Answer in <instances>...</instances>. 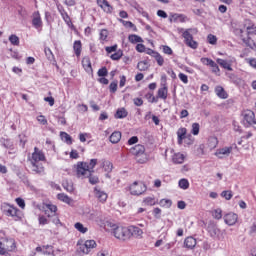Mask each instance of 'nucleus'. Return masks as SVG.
Listing matches in <instances>:
<instances>
[{"label": "nucleus", "instance_id": "nucleus-1", "mask_svg": "<svg viewBox=\"0 0 256 256\" xmlns=\"http://www.w3.org/2000/svg\"><path fill=\"white\" fill-rule=\"evenodd\" d=\"M106 227H110L112 229V233L116 239L120 241H127L129 239V228L123 226H117L113 222H106Z\"/></svg>", "mask_w": 256, "mask_h": 256}, {"label": "nucleus", "instance_id": "nucleus-2", "mask_svg": "<svg viewBox=\"0 0 256 256\" xmlns=\"http://www.w3.org/2000/svg\"><path fill=\"white\" fill-rule=\"evenodd\" d=\"M17 245L13 238H2L0 241V255H9L11 251H15Z\"/></svg>", "mask_w": 256, "mask_h": 256}, {"label": "nucleus", "instance_id": "nucleus-3", "mask_svg": "<svg viewBox=\"0 0 256 256\" xmlns=\"http://www.w3.org/2000/svg\"><path fill=\"white\" fill-rule=\"evenodd\" d=\"M2 213H5L7 217H13L15 221L21 219V210L15 206L9 205L8 203H3L1 205Z\"/></svg>", "mask_w": 256, "mask_h": 256}, {"label": "nucleus", "instance_id": "nucleus-4", "mask_svg": "<svg viewBox=\"0 0 256 256\" xmlns=\"http://www.w3.org/2000/svg\"><path fill=\"white\" fill-rule=\"evenodd\" d=\"M78 245V253H83V255H89V253H91L92 249H95V247H97V242H95V240H79L77 242Z\"/></svg>", "mask_w": 256, "mask_h": 256}, {"label": "nucleus", "instance_id": "nucleus-5", "mask_svg": "<svg viewBox=\"0 0 256 256\" xmlns=\"http://www.w3.org/2000/svg\"><path fill=\"white\" fill-rule=\"evenodd\" d=\"M179 33H182V37L184 39L185 45L187 47H190L191 49H197L199 47V44L197 41L193 40V34L191 33V29H183V28H178Z\"/></svg>", "mask_w": 256, "mask_h": 256}, {"label": "nucleus", "instance_id": "nucleus-6", "mask_svg": "<svg viewBox=\"0 0 256 256\" xmlns=\"http://www.w3.org/2000/svg\"><path fill=\"white\" fill-rule=\"evenodd\" d=\"M242 125L256 129L255 112L252 110H244L242 112Z\"/></svg>", "mask_w": 256, "mask_h": 256}, {"label": "nucleus", "instance_id": "nucleus-7", "mask_svg": "<svg viewBox=\"0 0 256 256\" xmlns=\"http://www.w3.org/2000/svg\"><path fill=\"white\" fill-rule=\"evenodd\" d=\"M147 191V186L143 182H134L130 186V193L131 195H143Z\"/></svg>", "mask_w": 256, "mask_h": 256}, {"label": "nucleus", "instance_id": "nucleus-8", "mask_svg": "<svg viewBox=\"0 0 256 256\" xmlns=\"http://www.w3.org/2000/svg\"><path fill=\"white\" fill-rule=\"evenodd\" d=\"M77 177H87L91 175V170H89V163L87 162H78L77 167Z\"/></svg>", "mask_w": 256, "mask_h": 256}, {"label": "nucleus", "instance_id": "nucleus-9", "mask_svg": "<svg viewBox=\"0 0 256 256\" xmlns=\"http://www.w3.org/2000/svg\"><path fill=\"white\" fill-rule=\"evenodd\" d=\"M130 153L135 157H145V146L138 144L130 148Z\"/></svg>", "mask_w": 256, "mask_h": 256}, {"label": "nucleus", "instance_id": "nucleus-10", "mask_svg": "<svg viewBox=\"0 0 256 256\" xmlns=\"http://www.w3.org/2000/svg\"><path fill=\"white\" fill-rule=\"evenodd\" d=\"M232 151L233 147L231 146L220 148L215 152V156L218 157V159H223V157H229Z\"/></svg>", "mask_w": 256, "mask_h": 256}, {"label": "nucleus", "instance_id": "nucleus-11", "mask_svg": "<svg viewBox=\"0 0 256 256\" xmlns=\"http://www.w3.org/2000/svg\"><path fill=\"white\" fill-rule=\"evenodd\" d=\"M39 161H45V154L43 152L39 151V148H34V153L32 154V159L30 160V163H39Z\"/></svg>", "mask_w": 256, "mask_h": 256}, {"label": "nucleus", "instance_id": "nucleus-12", "mask_svg": "<svg viewBox=\"0 0 256 256\" xmlns=\"http://www.w3.org/2000/svg\"><path fill=\"white\" fill-rule=\"evenodd\" d=\"M94 195L96 197V199H98V201H100V203H105V201H107V198L109 197L105 191L101 190V188L99 187H95L94 188Z\"/></svg>", "mask_w": 256, "mask_h": 256}, {"label": "nucleus", "instance_id": "nucleus-13", "mask_svg": "<svg viewBox=\"0 0 256 256\" xmlns=\"http://www.w3.org/2000/svg\"><path fill=\"white\" fill-rule=\"evenodd\" d=\"M207 231L211 237H217L219 235V228L217 227V223L214 221H209L207 225Z\"/></svg>", "mask_w": 256, "mask_h": 256}, {"label": "nucleus", "instance_id": "nucleus-14", "mask_svg": "<svg viewBox=\"0 0 256 256\" xmlns=\"http://www.w3.org/2000/svg\"><path fill=\"white\" fill-rule=\"evenodd\" d=\"M32 25L35 29H41L43 27V21L41 20L39 11L33 13Z\"/></svg>", "mask_w": 256, "mask_h": 256}, {"label": "nucleus", "instance_id": "nucleus-15", "mask_svg": "<svg viewBox=\"0 0 256 256\" xmlns=\"http://www.w3.org/2000/svg\"><path fill=\"white\" fill-rule=\"evenodd\" d=\"M43 209H45L47 217H55V213H57V206L53 204H43Z\"/></svg>", "mask_w": 256, "mask_h": 256}, {"label": "nucleus", "instance_id": "nucleus-16", "mask_svg": "<svg viewBox=\"0 0 256 256\" xmlns=\"http://www.w3.org/2000/svg\"><path fill=\"white\" fill-rule=\"evenodd\" d=\"M238 216L237 214L230 212L224 216V221L226 225H235L237 223Z\"/></svg>", "mask_w": 256, "mask_h": 256}, {"label": "nucleus", "instance_id": "nucleus-17", "mask_svg": "<svg viewBox=\"0 0 256 256\" xmlns=\"http://www.w3.org/2000/svg\"><path fill=\"white\" fill-rule=\"evenodd\" d=\"M32 166V172L35 175H42V173L45 172V167H43V164H39L38 162H31Z\"/></svg>", "mask_w": 256, "mask_h": 256}, {"label": "nucleus", "instance_id": "nucleus-18", "mask_svg": "<svg viewBox=\"0 0 256 256\" xmlns=\"http://www.w3.org/2000/svg\"><path fill=\"white\" fill-rule=\"evenodd\" d=\"M58 11H59L63 21L66 24L71 25V17H69V14L67 13V11H65V8H63V6H58Z\"/></svg>", "mask_w": 256, "mask_h": 256}, {"label": "nucleus", "instance_id": "nucleus-19", "mask_svg": "<svg viewBox=\"0 0 256 256\" xmlns=\"http://www.w3.org/2000/svg\"><path fill=\"white\" fill-rule=\"evenodd\" d=\"M197 245V240L193 237H187L184 240V247L186 249H195V246Z\"/></svg>", "mask_w": 256, "mask_h": 256}, {"label": "nucleus", "instance_id": "nucleus-20", "mask_svg": "<svg viewBox=\"0 0 256 256\" xmlns=\"http://www.w3.org/2000/svg\"><path fill=\"white\" fill-rule=\"evenodd\" d=\"M128 231H129V239H131V237H133V235H136L137 237L143 235V230H141V228H139L137 226L128 227Z\"/></svg>", "mask_w": 256, "mask_h": 256}, {"label": "nucleus", "instance_id": "nucleus-21", "mask_svg": "<svg viewBox=\"0 0 256 256\" xmlns=\"http://www.w3.org/2000/svg\"><path fill=\"white\" fill-rule=\"evenodd\" d=\"M215 93L220 99H227L229 97V94H227V91H225V88H223V86H216Z\"/></svg>", "mask_w": 256, "mask_h": 256}, {"label": "nucleus", "instance_id": "nucleus-22", "mask_svg": "<svg viewBox=\"0 0 256 256\" xmlns=\"http://www.w3.org/2000/svg\"><path fill=\"white\" fill-rule=\"evenodd\" d=\"M172 162L175 164V165H181L185 162V155H183L182 153H175L173 156H172Z\"/></svg>", "mask_w": 256, "mask_h": 256}, {"label": "nucleus", "instance_id": "nucleus-23", "mask_svg": "<svg viewBox=\"0 0 256 256\" xmlns=\"http://www.w3.org/2000/svg\"><path fill=\"white\" fill-rule=\"evenodd\" d=\"M101 167H102V169H104V171L106 173H111V171H113V163H111V161L102 159L101 160Z\"/></svg>", "mask_w": 256, "mask_h": 256}, {"label": "nucleus", "instance_id": "nucleus-24", "mask_svg": "<svg viewBox=\"0 0 256 256\" xmlns=\"http://www.w3.org/2000/svg\"><path fill=\"white\" fill-rule=\"evenodd\" d=\"M73 49L76 57H81V51L83 49V45L81 44V40L74 41Z\"/></svg>", "mask_w": 256, "mask_h": 256}, {"label": "nucleus", "instance_id": "nucleus-25", "mask_svg": "<svg viewBox=\"0 0 256 256\" xmlns=\"http://www.w3.org/2000/svg\"><path fill=\"white\" fill-rule=\"evenodd\" d=\"M82 66L87 71V73L93 72V67L91 66V59L89 57H85L82 59Z\"/></svg>", "mask_w": 256, "mask_h": 256}, {"label": "nucleus", "instance_id": "nucleus-26", "mask_svg": "<svg viewBox=\"0 0 256 256\" xmlns=\"http://www.w3.org/2000/svg\"><path fill=\"white\" fill-rule=\"evenodd\" d=\"M187 135V128H180L177 131L178 136V145L183 144V139H185V136Z\"/></svg>", "mask_w": 256, "mask_h": 256}, {"label": "nucleus", "instance_id": "nucleus-27", "mask_svg": "<svg viewBox=\"0 0 256 256\" xmlns=\"http://www.w3.org/2000/svg\"><path fill=\"white\" fill-rule=\"evenodd\" d=\"M127 115H129V112H127V110L125 108H119L114 117L115 119H125V117H127Z\"/></svg>", "mask_w": 256, "mask_h": 256}, {"label": "nucleus", "instance_id": "nucleus-28", "mask_svg": "<svg viewBox=\"0 0 256 256\" xmlns=\"http://www.w3.org/2000/svg\"><path fill=\"white\" fill-rule=\"evenodd\" d=\"M170 21H179L180 23H185V21H187V16L184 14H172Z\"/></svg>", "mask_w": 256, "mask_h": 256}, {"label": "nucleus", "instance_id": "nucleus-29", "mask_svg": "<svg viewBox=\"0 0 256 256\" xmlns=\"http://www.w3.org/2000/svg\"><path fill=\"white\" fill-rule=\"evenodd\" d=\"M216 61H217L218 65H220V67H223V69H226L227 71H233L231 64L229 62H227V60L218 58Z\"/></svg>", "mask_w": 256, "mask_h": 256}, {"label": "nucleus", "instance_id": "nucleus-30", "mask_svg": "<svg viewBox=\"0 0 256 256\" xmlns=\"http://www.w3.org/2000/svg\"><path fill=\"white\" fill-rule=\"evenodd\" d=\"M110 142H112L114 145L119 143L121 141V132L115 131L113 132L110 137Z\"/></svg>", "mask_w": 256, "mask_h": 256}, {"label": "nucleus", "instance_id": "nucleus-31", "mask_svg": "<svg viewBox=\"0 0 256 256\" xmlns=\"http://www.w3.org/2000/svg\"><path fill=\"white\" fill-rule=\"evenodd\" d=\"M59 201H63V203H67V205H71L73 203V199H71L68 195L65 193H60L57 195Z\"/></svg>", "mask_w": 256, "mask_h": 256}, {"label": "nucleus", "instance_id": "nucleus-32", "mask_svg": "<svg viewBox=\"0 0 256 256\" xmlns=\"http://www.w3.org/2000/svg\"><path fill=\"white\" fill-rule=\"evenodd\" d=\"M128 41L130 43H133V44H135V43H143V38H141L137 34H131V35L128 36Z\"/></svg>", "mask_w": 256, "mask_h": 256}, {"label": "nucleus", "instance_id": "nucleus-33", "mask_svg": "<svg viewBox=\"0 0 256 256\" xmlns=\"http://www.w3.org/2000/svg\"><path fill=\"white\" fill-rule=\"evenodd\" d=\"M243 43H245L246 47H249L250 49H255L256 44L255 41H253V39H251V37H247V38H242Z\"/></svg>", "mask_w": 256, "mask_h": 256}, {"label": "nucleus", "instance_id": "nucleus-34", "mask_svg": "<svg viewBox=\"0 0 256 256\" xmlns=\"http://www.w3.org/2000/svg\"><path fill=\"white\" fill-rule=\"evenodd\" d=\"M93 173H94V171H93V170H92V171L90 170V174H88L86 177H88L89 183H90L91 185H97V183H99V177L93 175Z\"/></svg>", "mask_w": 256, "mask_h": 256}, {"label": "nucleus", "instance_id": "nucleus-35", "mask_svg": "<svg viewBox=\"0 0 256 256\" xmlns=\"http://www.w3.org/2000/svg\"><path fill=\"white\" fill-rule=\"evenodd\" d=\"M167 93H168L167 86L159 88L158 89V98L163 99L165 101V99H167Z\"/></svg>", "mask_w": 256, "mask_h": 256}, {"label": "nucleus", "instance_id": "nucleus-36", "mask_svg": "<svg viewBox=\"0 0 256 256\" xmlns=\"http://www.w3.org/2000/svg\"><path fill=\"white\" fill-rule=\"evenodd\" d=\"M0 143L5 149H13V142L9 139L1 138Z\"/></svg>", "mask_w": 256, "mask_h": 256}, {"label": "nucleus", "instance_id": "nucleus-37", "mask_svg": "<svg viewBox=\"0 0 256 256\" xmlns=\"http://www.w3.org/2000/svg\"><path fill=\"white\" fill-rule=\"evenodd\" d=\"M158 205H160V207H166V209H170L171 205H173V201H171V199H161Z\"/></svg>", "mask_w": 256, "mask_h": 256}, {"label": "nucleus", "instance_id": "nucleus-38", "mask_svg": "<svg viewBox=\"0 0 256 256\" xmlns=\"http://www.w3.org/2000/svg\"><path fill=\"white\" fill-rule=\"evenodd\" d=\"M137 69L140 71H147V69H149V62L147 61L138 62Z\"/></svg>", "mask_w": 256, "mask_h": 256}, {"label": "nucleus", "instance_id": "nucleus-39", "mask_svg": "<svg viewBox=\"0 0 256 256\" xmlns=\"http://www.w3.org/2000/svg\"><path fill=\"white\" fill-rule=\"evenodd\" d=\"M60 135L61 138L64 139L65 143H67V145H71L73 143V139L67 132H61Z\"/></svg>", "mask_w": 256, "mask_h": 256}, {"label": "nucleus", "instance_id": "nucleus-40", "mask_svg": "<svg viewBox=\"0 0 256 256\" xmlns=\"http://www.w3.org/2000/svg\"><path fill=\"white\" fill-rule=\"evenodd\" d=\"M134 9H136V11H138V13H140L142 16H144L146 19H149V13H147L145 10H143V7H141V5L136 4L134 6Z\"/></svg>", "mask_w": 256, "mask_h": 256}, {"label": "nucleus", "instance_id": "nucleus-41", "mask_svg": "<svg viewBox=\"0 0 256 256\" xmlns=\"http://www.w3.org/2000/svg\"><path fill=\"white\" fill-rule=\"evenodd\" d=\"M101 9H103L105 13H113V6H111L107 0L102 5Z\"/></svg>", "mask_w": 256, "mask_h": 256}, {"label": "nucleus", "instance_id": "nucleus-42", "mask_svg": "<svg viewBox=\"0 0 256 256\" xmlns=\"http://www.w3.org/2000/svg\"><path fill=\"white\" fill-rule=\"evenodd\" d=\"M121 57H123V50H118L110 56V59H112V61H119Z\"/></svg>", "mask_w": 256, "mask_h": 256}, {"label": "nucleus", "instance_id": "nucleus-43", "mask_svg": "<svg viewBox=\"0 0 256 256\" xmlns=\"http://www.w3.org/2000/svg\"><path fill=\"white\" fill-rule=\"evenodd\" d=\"M178 185L180 189H189V180L185 178L180 179Z\"/></svg>", "mask_w": 256, "mask_h": 256}, {"label": "nucleus", "instance_id": "nucleus-44", "mask_svg": "<svg viewBox=\"0 0 256 256\" xmlns=\"http://www.w3.org/2000/svg\"><path fill=\"white\" fill-rule=\"evenodd\" d=\"M75 229L77 231H79L80 233H87L88 229L87 227L83 226V224H81V222H77L75 225H74Z\"/></svg>", "mask_w": 256, "mask_h": 256}, {"label": "nucleus", "instance_id": "nucleus-45", "mask_svg": "<svg viewBox=\"0 0 256 256\" xmlns=\"http://www.w3.org/2000/svg\"><path fill=\"white\" fill-rule=\"evenodd\" d=\"M44 53H45L48 61L55 60V55H53V52L51 51V48H45Z\"/></svg>", "mask_w": 256, "mask_h": 256}, {"label": "nucleus", "instance_id": "nucleus-46", "mask_svg": "<svg viewBox=\"0 0 256 256\" xmlns=\"http://www.w3.org/2000/svg\"><path fill=\"white\" fill-rule=\"evenodd\" d=\"M154 59L158 63L159 67H163L165 59L163 58V56H161V54H159V52L154 56Z\"/></svg>", "mask_w": 256, "mask_h": 256}, {"label": "nucleus", "instance_id": "nucleus-47", "mask_svg": "<svg viewBox=\"0 0 256 256\" xmlns=\"http://www.w3.org/2000/svg\"><path fill=\"white\" fill-rule=\"evenodd\" d=\"M63 187L66 191H68V193H73V191H75V188L73 187V183H69V182H64L63 183Z\"/></svg>", "mask_w": 256, "mask_h": 256}, {"label": "nucleus", "instance_id": "nucleus-48", "mask_svg": "<svg viewBox=\"0 0 256 256\" xmlns=\"http://www.w3.org/2000/svg\"><path fill=\"white\" fill-rule=\"evenodd\" d=\"M223 211L221 210V208H217L216 210H214L212 212V216L214 217V219H221L223 217Z\"/></svg>", "mask_w": 256, "mask_h": 256}, {"label": "nucleus", "instance_id": "nucleus-49", "mask_svg": "<svg viewBox=\"0 0 256 256\" xmlns=\"http://www.w3.org/2000/svg\"><path fill=\"white\" fill-rule=\"evenodd\" d=\"M143 203H145V205H150V207H153V205H157V202L155 201V198H153V197L145 198Z\"/></svg>", "mask_w": 256, "mask_h": 256}, {"label": "nucleus", "instance_id": "nucleus-50", "mask_svg": "<svg viewBox=\"0 0 256 256\" xmlns=\"http://www.w3.org/2000/svg\"><path fill=\"white\" fill-rule=\"evenodd\" d=\"M145 98L148 100L149 103H157V101H159L155 96H153V93L148 92L145 95Z\"/></svg>", "mask_w": 256, "mask_h": 256}, {"label": "nucleus", "instance_id": "nucleus-51", "mask_svg": "<svg viewBox=\"0 0 256 256\" xmlns=\"http://www.w3.org/2000/svg\"><path fill=\"white\" fill-rule=\"evenodd\" d=\"M98 77H107L109 75V71H107V67H102L97 72Z\"/></svg>", "mask_w": 256, "mask_h": 256}, {"label": "nucleus", "instance_id": "nucleus-52", "mask_svg": "<svg viewBox=\"0 0 256 256\" xmlns=\"http://www.w3.org/2000/svg\"><path fill=\"white\" fill-rule=\"evenodd\" d=\"M9 41L12 45H16V46L19 45V38L15 34H12L9 36Z\"/></svg>", "mask_w": 256, "mask_h": 256}, {"label": "nucleus", "instance_id": "nucleus-53", "mask_svg": "<svg viewBox=\"0 0 256 256\" xmlns=\"http://www.w3.org/2000/svg\"><path fill=\"white\" fill-rule=\"evenodd\" d=\"M107 37H109V31H107V29H102L100 31V40L107 41Z\"/></svg>", "mask_w": 256, "mask_h": 256}, {"label": "nucleus", "instance_id": "nucleus-54", "mask_svg": "<svg viewBox=\"0 0 256 256\" xmlns=\"http://www.w3.org/2000/svg\"><path fill=\"white\" fill-rule=\"evenodd\" d=\"M208 39V43H210V45H217V36L213 35V34H209L207 36Z\"/></svg>", "mask_w": 256, "mask_h": 256}, {"label": "nucleus", "instance_id": "nucleus-55", "mask_svg": "<svg viewBox=\"0 0 256 256\" xmlns=\"http://www.w3.org/2000/svg\"><path fill=\"white\" fill-rule=\"evenodd\" d=\"M221 197H224L226 201H230V199L233 197V193L231 191L225 190L221 193Z\"/></svg>", "mask_w": 256, "mask_h": 256}, {"label": "nucleus", "instance_id": "nucleus-56", "mask_svg": "<svg viewBox=\"0 0 256 256\" xmlns=\"http://www.w3.org/2000/svg\"><path fill=\"white\" fill-rule=\"evenodd\" d=\"M120 23L124 25V27H127L128 29H133L135 27V24L131 21H125L123 19H120Z\"/></svg>", "mask_w": 256, "mask_h": 256}, {"label": "nucleus", "instance_id": "nucleus-57", "mask_svg": "<svg viewBox=\"0 0 256 256\" xmlns=\"http://www.w3.org/2000/svg\"><path fill=\"white\" fill-rule=\"evenodd\" d=\"M36 251H37V253H42L43 255H52V256H55V255L53 254V252H49V250H43V248H42L41 246H38V247L36 248Z\"/></svg>", "mask_w": 256, "mask_h": 256}, {"label": "nucleus", "instance_id": "nucleus-58", "mask_svg": "<svg viewBox=\"0 0 256 256\" xmlns=\"http://www.w3.org/2000/svg\"><path fill=\"white\" fill-rule=\"evenodd\" d=\"M180 81H182V83H184L185 85H187V83H189V77L184 74V73H179L178 75Z\"/></svg>", "mask_w": 256, "mask_h": 256}, {"label": "nucleus", "instance_id": "nucleus-59", "mask_svg": "<svg viewBox=\"0 0 256 256\" xmlns=\"http://www.w3.org/2000/svg\"><path fill=\"white\" fill-rule=\"evenodd\" d=\"M199 130H200L199 123H193L192 130H191L192 135H197L199 133Z\"/></svg>", "mask_w": 256, "mask_h": 256}, {"label": "nucleus", "instance_id": "nucleus-60", "mask_svg": "<svg viewBox=\"0 0 256 256\" xmlns=\"http://www.w3.org/2000/svg\"><path fill=\"white\" fill-rule=\"evenodd\" d=\"M97 159H91L90 162L88 163V170L93 171L95 169V166L97 165Z\"/></svg>", "mask_w": 256, "mask_h": 256}, {"label": "nucleus", "instance_id": "nucleus-61", "mask_svg": "<svg viewBox=\"0 0 256 256\" xmlns=\"http://www.w3.org/2000/svg\"><path fill=\"white\" fill-rule=\"evenodd\" d=\"M16 203L20 209H25V200L23 198H16Z\"/></svg>", "mask_w": 256, "mask_h": 256}, {"label": "nucleus", "instance_id": "nucleus-62", "mask_svg": "<svg viewBox=\"0 0 256 256\" xmlns=\"http://www.w3.org/2000/svg\"><path fill=\"white\" fill-rule=\"evenodd\" d=\"M39 225H48L49 220L45 216H39Z\"/></svg>", "mask_w": 256, "mask_h": 256}, {"label": "nucleus", "instance_id": "nucleus-63", "mask_svg": "<svg viewBox=\"0 0 256 256\" xmlns=\"http://www.w3.org/2000/svg\"><path fill=\"white\" fill-rule=\"evenodd\" d=\"M255 33H256L255 25L247 27V35H255Z\"/></svg>", "mask_w": 256, "mask_h": 256}, {"label": "nucleus", "instance_id": "nucleus-64", "mask_svg": "<svg viewBox=\"0 0 256 256\" xmlns=\"http://www.w3.org/2000/svg\"><path fill=\"white\" fill-rule=\"evenodd\" d=\"M110 93H116L117 92V82H111L109 85Z\"/></svg>", "mask_w": 256, "mask_h": 256}]
</instances>
